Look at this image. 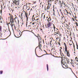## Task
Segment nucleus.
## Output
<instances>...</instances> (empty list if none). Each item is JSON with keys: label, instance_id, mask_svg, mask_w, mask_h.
<instances>
[{"label": "nucleus", "instance_id": "obj_1", "mask_svg": "<svg viewBox=\"0 0 78 78\" xmlns=\"http://www.w3.org/2000/svg\"><path fill=\"white\" fill-rule=\"evenodd\" d=\"M48 6L47 7V12H48L51 6V1L50 0H48Z\"/></svg>", "mask_w": 78, "mask_h": 78}, {"label": "nucleus", "instance_id": "obj_2", "mask_svg": "<svg viewBox=\"0 0 78 78\" xmlns=\"http://www.w3.org/2000/svg\"><path fill=\"white\" fill-rule=\"evenodd\" d=\"M38 39L39 40V48L40 50H42V49H41V47H42V44H41L40 43H41L42 42V40H41V37L40 36L39 38H38Z\"/></svg>", "mask_w": 78, "mask_h": 78}, {"label": "nucleus", "instance_id": "obj_3", "mask_svg": "<svg viewBox=\"0 0 78 78\" xmlns=\"http://www.w3.org/2000/svg\"><path fill=\"white\" fill-rule=\"evenodd\" d=\"M53 25L54 32L55 33H58V34L59 35V36H61V34H60V33H59V30H58V29L56 28V27H55V24H53Z\"/></svg>", "mask_w": 78, "mask_h": 78}, {"label": "nucleus", "instance_id": "obj_4", "mask_svg": "<svg viewBox=\"0 0 78 78\" xmlns=\"http://www.w3.org/2000/svg\"><path fill=\"white\" fill-rule=\"evenodd\" d=\"M15 18L14 19V21L16 23H17V20L18 21V24L19 25V18L18 17H17L16 15H15Z\"/></svg>", "mask_w": 78, "mask_h": 78}, {"label": "nucleus", "instance_id": "obj_5", "mask_svg": "<svg viewBox=\"0 0 78 78\" xmlns=\"http://www.w3.org/2000/svg\"><path fill=\"white\" fill-rule=\"evenodd\" d=\"M61 64H67V62H66V61L65 60V59H62V60L61 61Z\"/></svg>", "mask_w": 78, "mask_h": 78}, {"label": "nucleus", "instance_id": "obj_6", "mask_svg": "<svg viewBox=\"0 0 78 78\" xmlns=\"http://www.w3.org/2000/svg\"><path fill=\"white\" fill-rule=\"evenodd\" d=\"M51 22H48V23L47 24V28H50L51 27V26L52 25V23H51Z\"/></svg>", "mask_w": 78, "mask_h": 78}, {"label": "nucleus", "instance_id": "obj_7", "mask_svg": "<svg viewBox=\"0 0 78 78\" xmlns=\"http://www.w3.org/2000/svg\"><path fill=\"white\" fill-rule=\"evenodd\" d=\"M75 65L74 64L73 67H75L76 69H78V63H75Z\"/></svg>", "mask_w": 78, "mask_h": 78}, {"label": "nucleus", "instance_id": "obj_8", "mask_svg": "<svg viewBox=\"0 0 78 78\" xmlns=\"http://www.w3.org/2000/svg\"><path fill=\"white\" fill-rule=\"evenodd\" d=\"M62 66L63 68H66V67H67L68 66L67 65V64H66L64 63H61Z\"/></svg>", "mask_w": 78, "mask_h": 78}, {"label": "nucleus", "instance_id": "obj_9", "mask_svg": "<svg viewBox=\"0 0 78 78\" xmlns=\"http://www.w3.org/2000/svg\"><path fill=\"white\" fill-rule=\"evenodd\" d=\"M61 54V57H58V58H61L62 59H65V56L63 53H62Z\"/></svg>", "mask_w": 78, "mask_h": 78}, {"label": "nucleus", "instance_id": "obj_10", "mask_svg": "<svg viewBox=\"0 0 78 78\" xmlns=\"http://www.w3.org/2000/svg\"><path fill=\"white\" fill-rule=\"evenodd\" d=\"M30 5H31V3H27L26 4V7L27 8H28V7L29 8V9H27V10H30Z\"/></svg>", "mask_w": 78, "mask_h": 78}, {"label": "nucleus", "instance_id": "obj_11", "mask_svg": "<svg viewBox=\"0 0 78 78\" xmlns=\"http://www.w3.org/2000/svg\"><path fill=\"white\" fill-rule=\"evenodd\" d=\"M64 3V1L63 0H59V4H63Z\"/></svg>", "mask_w": 78, "mask_h": 78}, {"label": "nucleus", "instance_id": "obj_12", "mask_svg": "<svg viewBox=\"0 0 78 78\" xmlns=\"http://www.w3.org/2000/svg\"><path fill=\"white\" fill-rule=\"evenodd\" d=\"M54 29V27H53H53H50V31H51L52 33H53V31Z\"/></svg>", "mask_w": 78, "mask_h": 78}, {"label": "nucleus", "instance_id": "obj_13", "mask_svg": "<svg viewBox=\"0 0 78 78\" xmlns=\"http://www.w3.org/2000/svg\"><path fill=\"white\" fill-rule=\"evenodd\" d=\"M71 64L72 66H73L74 64V61H73V60L71 59Z\"/></svg>", "mask_w": 78, "mask_h": 78}, {"label": "nucleus", "instance_id": "obj_14", "mask_svg": "<svg viewBox=\"0 0 78 78\" xmlns=\"http://www.w3.org/2000/svg\"><path fill=\"white\" fill-rule=\"evenodd\" d=\"M14 18H10V22L14 23Z\"/></svg>", "mask_w": 78, "mask_h": 78}, {"label": "nucleus", "instance_id": "obj_15", "mask_svg": "<svg viewBox=\"0 0 78 78\" xmlns=\"http://www.w3.org/2000/svg\"><path fill=\"white\" fill-rule=\"evenodd\" d=\"M21 19L22 20V21H23V13L22 12L21 15Z\"/></svg>", "mask_w": 78, "mask_h": 78}, {"label": "nucleus", "instance_id": "obj_16", "mask_svg": "<svg viewBox=\"0 0 78 78\" xmlns=\"http://www.w3.org/2000/svg\"><path fill=\"white\" fill-rule=\"evenodd\" d=\"M65 58L66 59V60L67 61V62L68 64H70V62L69 61V59L67 58Z\"/></svg>", "mask_w": 78, "mask_h": 78}, {"label": "nucleus", "instance_id": "obj_17", "mask_svg": "<svg viewBox=\"0 0 78 78\" xmlns=\"http://www.w3.org/2000/svg\"><path fill=\"white\" fill-rule=\"evenodd\" d=\"M73 44V45L74 48L75 50V44H74V43H73V41L70 42L69 43V45H70V44Z\"/></svg>", "mask_w": 78, "mask_h": 78}, {"label": "nucleus", "instance_id": "obj_18", "mask_svg": "<svg viewBox=\"0 0 78 78\" xmlns=\"http://www.w3.org/2000/svg\"><path fill=\"white\" fill-rule=\"evenodd\" d=\"M66 54L67 55V56H68V57H70V53H69V51H68L66 52Z\"/></svg>", "mask_w": 78, "mask_h": 78}, {"label": "nucleus", "instance_id": "obj_19", "mask_svg": "<svg viewBox=\"0 0 78 78\" xmlns=\"http://www.w3.org/2000/svg\"><path fill=\"white\" fill-rule=\"evenodd\" d=\"M58 34V33L55 32L52 34L53 36H56L57 34Z\"/></svg>", "mask_w": 78, "mask_h": 78}, {"label": "nucleus", "instance_id": "obj_20", "mask_svg": "<svg viewBox=\"0 0 78 78\" xmlns=\"http://www.w3.org/2000/svg\"><path fill=\"white\" fill-rule=\"evenodd\" d=\"M51 18L49 17V18L48 19V22H51Z\"/></svg>", "mask_w": 78, "mask_h": 78}, {"label": "nucleus", "instance_id": "obj_21", "mask_svg": "<svg viewBox=\"0 0 78 78\" xmlns=\"http://www.w3.org/2000/svg\"><path fill=\"white\" fill-rule=\"evenodd\" d=\"M24 12L25 13V15L26 17H28V13L27 12H25V11H24Z\"/></svg>", "mask_w": 78, "mask_h": 78}, {"label": "nucleus", "instance_id": "obj_22", "mask_svg": "<svg viewBox=\"0 0 78 78\" xmlns=\"http://www.w3.org/2000/svg\"><path fill=\"white\" fill-rule=\"evenodd\" d=\"M53 16H56V15H55V11L54 9H53Z\"/></svg>", "mask_w": 78, "mask_h": 78}, {"label": "nucleus", "instance_id": "obj_23", "mask_svg": "<svg viewBox=\"0 0 78 78\" xmlns=\"http://www.w3.org/2000/svg\"><path fill=\"white\" fill-rule=\"evenodd\" d=\"M13 3H15V5H17V1H14L13 2Z\"/></svg>", "mask_w": 78, "mask_h": 78}, {"label": "nucleus", "instance_id": "obj_24", "mask_svg": "<svg viewBox=\"0 0 78 78\" xmlns=\"http://www.w3.org/2000/svg\"><path fill=\"white\" fill-rule=\"evenodd\" d=\"M65 50L66 52H67V51H67V47H65Z\"/></svg>", "mask_w": 78, "mask_h": 78}, {"label": "nucleus", "instance_id": "obj_25", "mask_svg": "<svg viewBox=\"0 0 78 78\" xmlns=\"http://www.w3.org/2000/svg\"><path fill=\"white\" fill-rule=\"evenodd\" d=\"M48 55V54H47V53L46 54H44V55H41V56H37V57L40 58V57H42V56H44V55Z\"/></svg>", "mask_w": 78, "mask_h": 78}, {"label": "nucleus", "instance_id": "obj_26", "mask_svg": "<svg viewBox=\"0 0 78 78\" xmlns=\"http://www.w3.org/2000/svg\"><path fill=\"white\" fill-rule=\"evenodd\" d=\"M59 5L60 8H62V4H59Z\"/></svg>", "mask_w": 78, "mask_h": 78}, {"label": "nucleus", "instance_id": "obj_27", "mask_svg": "<svg viewBox=\"0 0 78 78\" xmlns=\"http://www.w3.org/2000/svg\"><path fill=\"white\" fill-rule=\"evenodd\" d=\"M15 8L16 9H19V8H20V7L19 6H17L16 7H15Z\"/></svg>", "mask_w": 78, "mask_h": 78}, {"label": "nucleus", "instance_id": "obj_28", "mask_svg": "<svg viewBox=\"0 0 78 78\" xmlns=\"http://www.w3.org/2000/svg\"><path fill=\"white\" fill-rule=\"evenodd\" d=\"M75 60L77 62H78V58L77 57H75Z\"/></svg>", "mask_w": 78, "mask_h": 78}, {"label": "nucleus", "instance_id": "obj_29", "mask_svg": "<svg viewBox=\"0 0 78 78\" xmlns=\"http://www.w3.org/2000/svg\"><path fill=\"white\" fill-rule=\"evenodd\" d=\"M64 5L65 6V7H68V5L65 4L64 2Z\"/></svg>", "mask_w": 78, "mask_h": 78}, {"label": "nucleus", "instance_id": "obj_30", "mask_svg": "<svg viewBox=\"0 0 78 78\" xmlns=\"http://www.w3.org/2000/svg\"><path fill=\"white\" fill-rule=\"evenodd\" d=\"M65 10L66 11V12H67V15L69 14V12H68L67 10L66 9H65Z\"/></svg>", "mask_w": 78, "mask_h": 78}, {"label": "nucleus", "instance_id": "obj_31", "mask_svg": "<svg viewBox=\"0 0 78 78\" xmlns=\"http://www.w3.org/2000/svg\"><path fill=\"white\" fill-rule=\"evenodd\" d=\"M17 5H20V2H19V1H17Z\"/></svg>", "mask_w": 78, "mask_h": 78}, {"label": "nucleus", "instance_id": "obj_32", "mask_svg": "<svg viewBox=\"0 0 78 78\" xmlns=\"http://www.w3.org/2000/svg\"><path fill=\"white\" fill-rule=\"evenodd\" d=\"M36 6H35V7L34 6H33L32 7V8L33 9V11H34V9H35V8H36Z\"/></svg>", "mask_w": 78, "mask_h": 78}, {"label": "nucleus", "instance_id": "obj_33", "mask_svg": "<svg viewBox=\"0 0 78 78\" xmlns=\"http://www.w3.org/2000/svg\"><path fill=\"white\" fill-rule=\"evenodd\" d=\"M26 17L27 18V22H28V18H29V17L26 16Z\"/></svg>", "mask_w": 78, "mask_h": 78}, {"label": "nucleus", "instance_id": "obj_34", "mask_svg": "<svg viewBox=\"0 0 78 78\" xmlns=\"http://www.w3.org/2000/svg\"><path fill=\"white\" fill-rule=\"evenodd\" d=\"M47 70L48 71V64L47 65Z\"/></svg>", "mask_w": 78, "mask_h": 78}, {"label": "nucleus", "instance_id": "obj_35", "mask_svg": "<svg viewBox=\"0 0 78 78\" xmlns=\"http://www.w3.org/2000/svg\"><path fill=\"white\" fill-rule=\"evenodd\" d=\"M76 46L77 47L76 48L77 49H78V44H77V42H76Z\"/></svg>", "mask_w": 78, "mask_h": 78}, {"label": "nucleus", "instance_id": "obj_36", "mask_svg": "<svg viewBox=\"0 0 78 78\" xmlns=\"http://www.w3.org/2000/svg\"><path fill=\"white\" fill-rule=\"evenodd\" d=\"M2 27L1 26H0V31H2Z\"/></svg>", "mask_w": 78, "mask_h": 78}, {"label": "nucleus", "instance_id": "obj_37", "mask_svg": "<svg viewBox=\"0 0 78 78\" xmlns=\"http://www.w3.org/2000/svg\"><path fill=\"white\" fill-rule=\"evenodd\" d=\"M59 12H60L62 14V15H63V14H62V11H61V9H60L59 10Z\"/></svg>", "mask_w": 78, "mask_h": 78}, {"label": "nucleus", "instance_id": "obj_38", "mask_svg": "<svg viewBox=\"0 0 78 78\" xmlns=\"http://www.w3.org/2000/svg\"><path fill=\"white\" fill-rule=\"evenodd\" d=\"M35 36L37 37V38H38L39 37H40V35H39V34H38V36H36V35H35Z\"/></svg>", "mask_w": 78, "mask_h": 78}, {"label": "nucleus", "instance_id": "obj_39", "mask_svg": "<svg viewBox=\"0 0 78 78\" xmlns=\"http://www.w3.org/2000/svg\"><path fill=\"white\" fill-rule=\"evenodd\" d=\"M13 18V16L12 14L10 15V19Z\"/></svg>", "mask_w": 78, "mask_h": 78}, {"label": "nucleus", "instance_id": "obj_40", "mask_svg": "<svg viewBox=\"0 0 78 78\" xmlns=\"http://www.w3.org/2000/svg\"><path fill=\"white\" fill-rule=\"evenodd\" d=\"M3 73V71H0V75H1Z\"/></svg>", "mask_w": 78, "mask_h": 78}, {"label": "nucleus", "instance_id": "obj_41", "mask_svg": "<svg viewBox=\"0 0 78 78\" xmlns=\"http://www.w3.org/2000/svg\"><path fill=\"white\" fill-rule=\"evenodd\" d=\"M64 44L65 46V47H67V45H66V44L65 43H64Z\"/></svg>", "mask_w": 78, "mask_h": 78}, {"label": "nucleus", "instance_id": "obj_42", "mask_svg": "<svg viewBox=\"0 0 78 78\" xmlns=\"http://www.w3.org/2000/svg\"><path fill=\"white\" fill-rule=\"evenodd\" d=\"M52 50H53L54 51H55V49L53 47L52 48V49H51V51H52Z\"/></svg>", "mask_w": 78, "mask_h": 78}, {"label": "nucleus", "instance_id": "obj_43", "mask_svg": "<svg viewBox=\"0 0 78 78\" xmlns=\"http://www.w3.org/2000/svg\"><path fill=\"white\" fill-rule=\"evenodd\" d=\"M76 24V27H78V23L77 22H76L75 23Z\"/></svg>", "mask_w": 78, "mask_h": 78}, {"label": "nucleus", "instance_id": "obj_44", "mask_svg": "<svg viewBox=\"0 0 78 78\" xmlns=\"http://www.w3.org/2000/svg\"><path fill=\"white\" fill-rule=\"evenodd\" d=\"M44 9L45 11H46V10H47V7H46L45 6H44Z\"/></svg>", "mask_w": 78, "mask_h": 78}, {"label": "nucleus", "instance_id": "obj_45", "mask_svg": "<svg viewBox=\"0 0 78 78\" xmlns=\"http://www.w3.org/2000/svg\"><path fill=\"white\" fill-rule=\"evenodd\" d=\"M58 44L60 46H61V43H60V42L59 41L58 42Z\"/></svg>", "mask_w": 78, "mask_h": 78}, {"label": "nucleus", "instance_id": "obj_46", "mask_svg": "<svg viewBox=\"0 0 78 78\" xmlns=\"http://www.w3.org/2000/svg\"><path fill=\"white\" fill-rule=\"evenodd\" d=\"M2 34H3L2 33H1L0 34V35L1 36V37H2Z\"/></svg>", "mask_w": 78, "mask_h": 78}, {"label": "nucleus", "instance_id": "obj_47", "mask_svg": "<svg viewBox=\"0 0 78 78\" xmlns=\"http://www.w3.org/2000/svg\"><path fill=\"white\" fill-rule=\"evenodd\" d=\"M51 42H52V41H50V46H51V45H52L51 44Z\"/></svg>", "mask_w": 78, "mask_h": 78}, {"label": "nucleus", "instance_id": "obj_48", "mask_svg": "<svg viewBox=\"0 0 78 78\" xmlns=\"http://www.w3.org/2000/svg\"><path fill=\"white\" fill-rule=\"evenodd\" d=\"M58 3V1H56L55 2V4H56L57 3Z\"/></svg>", "mask_w": 78, "mask_h": 78}, {"label": "nucleus", "instance_id": "obj_49", "mask_svg": "<svg viewBox=\"0 0 78 78\" xmlns=\"http://www.w3.org/2000/svg\"><path fill=\"white\" fill-rule=\"evenodd\" d=\"M59 51H60V54L62 53V51H61V49H60Z\"/></svg>", "mask_w": 78, "mask_h": 78}, {"label": "nucleus", "instance_id": "obj_50", "mask_svg": "<svg viewBox=\"0 0 78 78\" xmlns=\"http://www.w3.org/2000/svg\"><path fill=\"white\" fill-rule=\"evenodd\" d=\"M5 8H6V6L4 5L3 8V9H5Z\"/></svg>", "mask_w": 78, "mask_h": 78}, {"label": "nucleus", "instance_id": "obj_51", "mask_svg": "<svg viewBox=\"0 0 78 78\" xmlns=\"http://www.w3.org/2000/svg\"><path fill=\"white\" fill-rule=\"evenodd\" d=\"M73 20V21H74V22H75V19H74V18H72Z\"/></svg>", "mask_w": 78, "mask_h": 78}, {"label": "nucleus", "instance_id": "obj_52", "mask_svg": "<svg viewBox=\"0 0 78 78\" xmlns=\"http://www.w3.org/2000/svg\"><path fill=\"white\" fill-rule=\"evenodd\" d=\"M53 9L55 10V5H53Z\"/></svg>", "mask_w": 78, "mask_h": 78}, {"label": "nucleus", "instance_id": "obj_53", "mask_svg": "<svg viewBox=\"0 0 78 78\" xmlns=\"http://www.w3.org/2000/svg\"><path fill=\"white\" fill-rule=\"evenodd\" d=\"M33 9L31 8L30 9V11L29 12H31V11H33Z\"/></svg>", "mask_w": 78, "mask_h": 78}, {"label": "nucleus", "instance_id": "obj_54", "mask_svg": "<svg viewBox=\"0 0 78 78\" xmlns=\"http://www.w3.org/2000/svg\"><path fill=\"white\" fill-rule=\"evenodd\" d=\"M23 25V23H22L21 25V27H22Z\"/></svg>", "mask_w": 78, "mask_h": 78}, {"label": "nucleus", "instance_id": "obj_55", "mask_svg": "<svg viewBox=\"0 0 78 78\" xmlns=\"http://www.w3.org/2000/svg\"><path fill=\"white\" fill-rule=\"evenodd\" d=\"M25 7H26V5H24L23 6V9H24L25 8Z\"/></svg>", "mask_w": 78, "mask_h": 78}, {"label": "nucleus", "instance_id": "obj_56", "mask_svg": "<svg viewBox=\"0 0 78 78\" xmlns=\"http://www.w3.org/2000/svg\"><path fill=\"white\" fill-rule=\"evenodd\" d=\"M8 9L10 11V10H11V9L10 8V7H8Z\"/></svg>", "mask_w": 78, "mask_h": 78}, {"label": "nucleus", "instance_id": "obj_57", "mask_svg": "<svg viewBox=\"0 0 78 78\" xmlns=\"http://www.w3.org/2000/svg\"><path fill=\"white\" fill-rule=\"evenodd\" d=\"M12 23L11 22V23H12V25H11L12 26H12H14V24H12Z\"/></svg>", "mask_w": 78, "mask_h": 78}, {"label": "nucleus", "instance_id": "obj_58", "mask_svg": "<svg viewBox=\"0 0 78 78\" xmlns=\"http://www.w3.org/2000/svg\"><path fill=\"white\" fill-rule=\"evenodd\" d=\"M74 19H76V16H74Z\"/></svg>", "mask_w": 78, "mask_h": 78}, {"label": "nucleus", "instance_id": "obj_59", "mask_svg": "<svg viewBox=\"0 0 78 78\" xmlns=\"http://www.w3.org/2000/svg\"><path fill=\"white\" fill-rule=\"evenodd\" d=\"M0 12H1V14H2V10H0Z\"/></svg>", "mask_w": 78, "mask_h": 78}, {"label": "nucleus", "instance_id": "obj_60", "mask_svg": "<svg viewBox=\"0 0 78 78\" xmlns=\"http://www.w3.org/2000/svg\"><path fill=\"white\" fill-rule=\"evenodd\" d=\"M19 31L20 32L19 33V34H20V33H21V31H20V30H19Z\"/></svg>", "mask_w": 78, "mask_h": 78}, {"label": "nucleus", "instance_id": "obj_61", "mask_svg": "<svg viewBox=\"0 0 78 78\" xmlns=\"http://www.w3.org/2000/svg\"><path fill=\"white\" fill-rule=\"evenodd\" d=\"M2 19V16H0V20H1Z\"/></svg>", "mask_w": 78, "mask_h": 78}, {"label": "nucleus", "instance_id": "obj_62", "mask_svg": "<svg viewBox=\"0 0 78 78\" xmlns=\"http://www.w3.org/2000/svg\"><path fill=\"white\" fill-rule=\"evenodd\" d=\"M2 20H1L0 21V23H2Z\"/></svg>", "mask_w": 78, "mask_h": 78}, {"label": "nucleus", "instance_id": "obj_63", "mask_svg": "<svg viewBox=\"0 0 78 78\" xmlns=\"http://www.w3.org/2000/svg\"><path fill=\"white\" fill-rule=\"evenodd\" d=\"M2 7H3V8L4 7V6H5V5H4V4H3V5H2Z\"/></svg>", "mask_w": 78, "mask_h": 78}, {"label": "nucleus", "instance_id": "obj_64", "mask_svg": "<svg viewBox=\"0 0 78 78\" xmlns=\"http://www.w3.org/2000/svg\"><path fill=\"white\" fill-rule=\"evenodd\" d=\"M3 7L1 5V9H3Z\"/></svg>", "mask_w": 78, "mask_h": 78}]
</instances>
